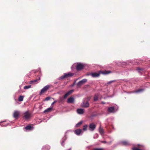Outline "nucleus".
Returning <instances> with one entry per match:
<instances>
[{"instance_id": "nucleus-17", "label": "nucleus", "mask_w": 150, "mask_h": 150, "mask_svg": "<svg viewBox=\"0 0 150 150\" xmlns=\"http://www.w3.org/2000/svg\"><path fill=\"white\" fill-rule=\"evenodd\" d=\"M25 129L26 130H31L33 129V127H32L30 125H28L25 127Z\"/></svg>"}, {"instance_id": "nucleus-31", "label": "nucleus", "mask_w": 150, "mask_h": 150, "mask_svg": "<svg viewBox=\"0 0 150 150\" xmlns=\"http://www.w3.org/2000/svg\"><path fill=\"white\" fill-rule=\"evenodd\" d=\"M57 102V101H55L54 102H53L51 104V105H53L55 103Z\"/></svg>"}, {"instance_id": "nucleus-11", "label": "nucleus", "mask_w": 150, "mask_h": 150, "mask_svg": "<svg viewBox=\"0 0 150 150\" xmlns=\"http://www.w3.org/2000/svg\"><path fill=\"white\" fill-rule=\"evenodd\" d=\"M82 131V130L79 129H77L75 130L74 131V133L76 134L77 135H79L81 134V132Z\"/></svg>"}, {"instance_id": "nucleus-30", "label": "nucleus", "mask_w": 150, "mask_h": 150, "mask_svg": "<svg viewBox=\"0 0 150 150\" xmlns=\"http://www.w3.org/2000/svg\"><path fill=\"white\" fill-rule=\"evenodd\" d=\"M9 124L8 123L7 124H6L5 125H2V127H6Z\"/></svg>"}, {"instance_id": "nucleus-12", "label": "nucleus", "mask_w": 150, "mask_h": 150, "mask_svg": "<svg viewBox=\"0 0 150 150\" xmlns=\"http://www.w3.org/2000/svg\"><path fill=\"white\" fill-rule=\"evenodd\" d=\"M73 91V90H70L68 91L67 93L64 96V99H65L67 98V97L70 94L72 93Z\"/></svg>"}, {"instance_id": "nucleus-32", "label": "nucleus", "mask_w": 150, "mask_h": 150, "mask_svg": "<svg viewBox=\"0 0 150 150\" xmlns=\"http://www.w3.org/2000/svg\"><path fill=\"white\" fill-rule=\"evenodd\" d=\"M6 121V120H4V121H2L0 122V123H3V122H5Z\"/></svg>"}, {"instance_id": "nucleus-16", "label": "nucleus", "mask_w": 150, "mask_h": 150, "mask_svg": "<svg viewBox=\"0 0 150 150\" xmlns=\"http://www.w3.org/2000/svg\"><path fill=\"white\" fill-rule=\"evenodd\" d=\"M74 102V99L72 97L69 98L67 100V102L69 103H72Z\"/></svg>"}, {"instance_id": "nucleus-1", "label": "nucleus", "mask_w": 150, "mask_h": 150, "mask_svg": "<svg viewBox=\"0 0 150 150\" xmlns=\"http://www.w3.org/2000/svg\"><path fill=\"white\" fill-rule=\"evenodd\" d=\"M111 73L110 71H99V73L96 72L93 73L91 74V75L92 77H98L99 76L100 74H107Z\"/></svg>"}, {"instance_id": "nucleus-6", "label": "nucleus", "mask_w": 150, "mask_h": 150, "mask_svg": "<svg viewBox=\"0 0 150 150\" xmlns=\"http://www.w3.org/2000/svg\"><path fill=\"white\" fill-rule=\"evenodd\" d=\"M20 112L19 111H15L13 113V117L16 119H18L19 116Z\"/></svg>"}, {"instance_id": "nucleus-22", "label": "nucleus", "mask_w": 150, "mask_h": 150, "mask_svg": "<svg viewBox=\"0 0 150 150\" xmlns=\"http://www.w3.org/2000/svg\"><path fill=\"white\" fill-rule=\"evenodd\" d=\"M83 122L82 121H81L80 122H79L78 123L76 124L75 125V127H79L80 125H81Z\"/></svg>"}, {"instance_id": "nucleus-28", "label": "nucleus", "mask_w": 150, "mask_h": 150, "mask_svg": "<svg viewBox=\"0 0 150 150\" xmlns=\"http://www.w3.org/2000/svg\"><path fill=\"white\" fill-rule=\"evenodd\" d=\"M103 149L102 148H94V150H103Z\"/></svg>"}, {"instance_id": "nucleus-2", "label": "nucleus", "mask_w": 150, "mask_h": 150, "mask_svg": "<svg viewBox=\"0 0 150 150\" xmlns=\"http://www.w3.org/2000/svg\"><path fill=\"white\" fill-rule=\"evenodd\" d=\"M74 75V74L70 72L64 74L62 76L59 78V79H63L65 78H66L69 76H71Z\"/></svg>"}, {"instance_id": "nucleus-24", "label": "nucleus", "mask_w": 150, "mask_h": 150, "mask_svg": "<svg viewBox=\"0 0 150 150\" xmlns=\"http://www.w3.org/2000/svg\"><path fill=\"white\" fill-rule=\"evenodd\" d=\"M88 125H85L83 126V130L84 131H86L87 129V127Z\"/></svg>"}, {"instance_id": "nucleus-8", "label": "nucleus", "mask_w": 150, "mask_h": 150, "mask_svg": "<svg viewBox=\"0 0 150 150\" xmlns=\"http://www.w3.org/2000/svg\"><path fill=\"white\" fill-rule=\"evenodd\" d=\"M30 117V114L28 112L26 111L24 113L23 118L25 120L29 119Z\"/></svg>"}, {"instance_id": "nucleus-35", "label": "nucleus", "mask_w": 150, "mask_h": 150, "mask_svg": "<svg viewBox=\"0 0 150 150\" xmlns=\"http://www.w3.org/2000/svg\"><path fill=\"white\" fill-rule=\"evenodd\" d=\"M63 142H64V141H63L62 142V144H62V145H63Z\"/></svg>"}, {"instance_id": "nucleus-14", "label": "nucleus", "mask_w": 150, "mask_h": 150, "mask_svg": "<svg viewBox=\"0 0 150 150\" xmlns=\"http://www.w3.org/2000/svg\"><path fill=\"white\" fill-rule=\"evenodd\" d=\"M89 104L88 102L85 103L84 102H83L81 104V106L83 107H88Z\"/></svg>"}, {"instance_id": "nucleus-19", "label": "nucleus", "mask_w": 150, "mask_h": 150, "mask_svg": "<svg viewBox=\"0 0 150 150\" xmlns=\"http://www.w3.org/2000/svg\"><path fill=\"white\" fill-rule=\"evenodd\" d=\"M24 96H19L18 100L19 101H22L23 100Z\"/></svg>"}, {"instance_id": "nucleus-13", "label": "nucleus", "mask_w": 150, "mask_h": 150, "mask_svg": "<svg viewBox=\"0 0 150 150\" xmlns=\"http://www.w3.org/2000/svg\"><path fill=\"white\" fill-rule=\"evenodd\" d=\"M77 112L79 114H83L84 112L83 109L80 108L77 110Z\"/></svg>"}, {"instance_id": "nucleus-10", "label": "nucleus", "mask_w": 150, "mask_h": 150, "mask_svg": "<svg viewBox=\"0 0 150 150\" xmlns=\"http://www.w3.org/2000/svg\"><path fill=\"white\" fill-rule=\"evenodd\" d=\"M119 144L121 145L124 146H127L129 144L128 142L126 141H121L119 143Z\"/></svg>"}, {"instance_id": "nucleus-29", "label": "nucleus", "mask_w": 150, "mask_h": 150, "mask_svg": "<svg viewBox=\"0 0 150 150\" xmlns=\"http://www.w3.org/2000/svg\"><path fill=\"white\" fill-rule=\"evenodd\" d=\"M50 98V97H48L45 98V100L47 101L49 100Z\"/></svg>"}, {"instance_id": "nucleus-34", "label": "nucleus", "mask_w": 150, "mask_h": 150, "mask_svg": "<svg viewBox=\"0 0 150 150\" xmlns=\"http://www.w3.org/2000/svg\"><path fill=\"white\" fill-rule=\"evenodd\" d=\"M102 143H105V141H102Z\"/></svg>"}, {"instance_id": "nucleus-15", "label": "nucleus", "mask_w": 150, "mask_h": 150, "mask_svg": "<svg viewBox=\"0 0 150 150\" xmlns=\"http://www.w3.org/2000/svg\"><path fill=\"white\" fill-rule=\"evenodd\" d=\"M50 149V147L48 145H46L43 146L42 150H49Z\"/></svg>"}, {"instance_id": "nucleus-18", "label": "nucleus", "mask_w": 150, "mask_h": 150, "mask_svg": "<svg viewBox=\"0 0 150 150\" xmlns=\"http://www.w3.org/2000/svg\"><path fill=\"white\" fill-rule=\"evenodd\" d=\"M98 131L99 133L101 134L102 135H103L104 134V131L103 130L102 128L100 127L98 129Z\"/></svg>"}, {"instance_id": "nucleus-25", "label": "nucleus", "mask_w": 150, "mask_h": 150, "mask_svg": "<svg viewBox=\"0 0 150 150\" xmlns=\"http://www.w3.org/2000/svg\"><path fill=\"white\" fill-rule=\"evenodd\" d=\"M31 85H28L24 87V89H27L31 88Z\"/></svg>"}, {"instance_id": "nucleus-4", "label": "nucleus", "mask_w": 150, "mask_h": 150, "mask_svg": "<svg viewBox=\"0 0 150 150\" xmlns=\"http://www.w3.org/2000/svg\"><path fill=\"white\" fill-rule=\"evenodd\" d=\"M85 66V64L82 63H78L76 64V69L79 71L82 69Z\"/></svg>"}, {"instance_id": "nucleus-3", "label": "nucleus", "mask_w": 150, "mask_h": 150, "mask_svg": "<svg viewBox=\"0 0 150 150\" xmlns=\"http://www.w3.org/2000/svg\"><path fill=\"white\" fill-rule=\"evenodd\" d=\"M50 85H47L44 87L40 91V95H42V94L45 92L47 90H48L50 87Z\"/></svg>"}, {"instance_id": "nucleus-9", "label": "nucleus", "mask_w": 150, "mask_h": 150, "mask_svg": "<svg viewBox=\"0 0 150 150\" xmlns=\"http://www.w3.org/2000/svg\"><path fill=\"white\" fill-rule=\"evenodd\" d=\"M96 127V125L93 123L90 124L89 125V127L90 130L91 131H93L95 129Z\"/></svg>"}, {"instance_id": "nucleus-21", "label": "nucleus", "mask_w": 150, "mask_h": 150, "mask_svg": "<svg viewBox=\"0 0 150 150\" xmlns=\"http://www.w3.org/2000/svg\"><path fill=\"white\" fill-rule=\"evenodd\" d=\"M144 90L142 89H139L135 91L134 92L136 93H139L142 92L144 91Z\"/></svg>"}, {"instance_id": "nucleus-27", "label": "nucleus", "mask_w": 150, "mask_h": 150, "mask_svg": "<svg viewBox=\"0 0 150 150\" xmlns=\"http://www.w3.org/2000/svg\"><path fill=\"white\" fill-rule=\"evenodd\" d=\"M115 81L114 80H112V81H109V82H108L107 83V84H110L111 83H113V82H114Z\"/></svg>"}, {"instance_id": "nucleus-20", "label": "nucleus", "mask_w": 150, "mask_h": 150, "mask_svg": "<svg viewBox=\"0 0 150 150\" xmlns=\"http://www.w3.org/2000/svg\"><path fill=\"white\" fill-rule=\"evenodd\" d=\"M52 109V107H50L45 110L44 112H50L51 111Z\"/></svg>"}, {"instance_id": "nucleus-7", "label": "nucleus", "mask_w": 150, "mask_h": 150, "mask_svg": "<svg viewBox=\"0 0 150 150\" xmlns=\"http://www.w3.org/2000/svg\"><path fill=\"white\" fill-rule=\"evenodd\" d=\"M87 80L86 79H84L82 80L79 82L77 83V86L78 87H79L82 85L85 82H87Z\"/></svg>"}, {"instance_id": "nucleus-33", "label": "nucleus", "mask_w": 150, "mask_h": 150, "mask_svg": "<svg viewBox=\"0 0 150 150\" xmlns=\"http://www.w3.org/2000/svg\"><path fill=\"white\" fill-rule=\"evenodd\" d=\"M101 103L102 104H105V103L103 102H101Z\"/></svg>"}, {"instance_id": "nucleus-26", "label": "nucleus", "mask_w": 150, "mask_h": 150, "mask_svg": "<svg viewBox=\"0 0 150 150\" xmlns=\"http://www.w3.org/2000/svg\"><path fill=\"white\" fill-rule=\"evenodd\" d=\"M38 80V79H36L34 80L33 81H31L30 82V83H34V82H36Z\"/></svg>"}, {"instance_id": "nucleus-37", "label": "nucleus", "mask_w": 150, "mask_h": 150, "mask_svg": "<svg viewBox=\"0 0 150 150\" xmlns=\"http://www.w3.org/2000/svg\"><path fill=\"white\" fill-rule=\"evenodd\" d=\"M38 80H40V78H39V79H38Z\"/></svg>"}, {"instance_id": "nucleus-23", "label": "nucleus", "mask_w": 150, "mask_h": 150, "mask_svg": "<svg viewBox=\"0 0 150 150\" xmlns=\"http://www.w3.org/2000/svg\"><path fill=\"white\" fill-rule=\"evenodd\" d=\"M98 99V95H95L94 97L93 100L95 101H96Z\"/></svg>"}, {"instance_id": "nucleus-36", "label": "nucleus", "mask_w": 150, "mask_h": 150, "mask_svg": "<svg viewBox=\"0 0 150 150\" xmlns=\"http://www.w3.org/2000/svg\"><path fill=\"white\" fill-rule=\"evenodd\" d=\"M71 150V148H70L69 149H68V150Z\"/></svg>"}, {"instance_id": "nucleus-5", "label": "nucleus", "mask_w": 150, "mask_h": 150, "mask_svg": "<svg viewBox=\"0 0 150 150\" xmlns=\"http://www.w3.org/2000/svg\"><path fill=\"white\" fill-rule=\"evenodd\" d=\"M118 109V108L111 107L108 108V112L111 113H115L117 111Z\"/></svg>"}]
</instances>
